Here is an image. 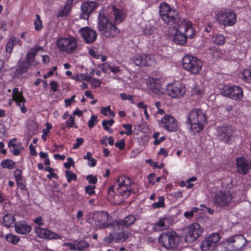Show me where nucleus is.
Returning <instances> with one entry per match:
<instances>
[{
    "mask_svg": "<svg viewBox=\"0 0 251 251\" xmlns=\"http://www.w3.org/2000/svg\"><path fill=\"white\" fill-rule=\"evenodd\" d=\"M15 163L12 160L5 159L1 163V166L3 168L12 169L14 168Z\"/></svg>",
    "mask_w": 251,
    "mask_h": 251,
    "instance_id": "obj_38",
    "label": "nucleus"
},
{
    "mask_svg": "<svg viewBox=\"0 0 251 251\" xmlns=\"http://www.w3.org/2000/svg\"><path fill=\"white\" fill-rule=\"evenodd\" d=\"M44 49L41 46H36L31 48L26 54V62L29 65L36 66V63L34 64V57L36 53L40 50H43Z\"/></svg>",
    "mask_w": 251,
    "mask_h": 251,
    "instance_id": "obj_25",
    "label": "nucleus"
},
{
    "mask_svg": "<svg viewBox=\"0 0 251 251\" xmlns=\"http://www.w3.org/2000/svg\"><path fill=\"white\" fill-rule=\"evenodd\" d=\"M16 39L15 36H12L6 45V50L7 52H10L14 46L13 41Z\"/></svg>",
    "mask_w": 251,
    "mask_h": 251,
    "instance_id": "obj_46",
    "label": "nucleus"
},
{
    "mask_svg": "<svg viewBox=\"0 0 251 251\" xmlns=\"http://www.w3.org/2000/svg\"><path fill=\"white\" fill-rule=\"evenodd\" d=\"M223 94L225 97L235 100H241L243 96L242 89L235 85L225 87Z\"/></svg>",
    "mask_w": 251,
    "mask_h": 251,
    "instance_id": "obj_12",
    "label": "nucleus"
},
{
    "mask_svg": "<svg viewBox=\"0 0 251 251\" xmlns=\"http://www.w3.org/2000/svg\"><path fill=\"white\" fill-rule=\"evenodd\" d=\"M114 234L117 242H123L128 238V235L126 234L123 227H122L120 231L117 233H114Z\"/></svg>",
    "mask_w": 251,
    "mask_h": 251,
    "instance_id": "obj_32",
    "label": "nucleus"
},
{
    "mask_svg": "<svg viewBox=\"0 0 251 251\" xmlns=\"http://www.w3.org/2000/svg\"><path fill=\"white\" fill-rule=\"evenodd\" d=\"M127 182L129 183V180L128 177L125 176L119 177L117 179L116 183H115L116 184V190L119 191V189L128 187Z\"/></svg>",
    "mask_w": 251,
    "mask_h": 251,
    "instance_id": "obj_29",
    "label": "nucleus"
},
{
    "mask_svg": "<svg viewBox=\"0 0 251 251\" xmlns=\"http://www.w3.org/2000/svg\"><path fill=\"white\" fill-rule=\"evenodd\" d=\"M8 147L10 148V151L13 152L15 155H19L21 151L24 150V148L22 146L21 142L13 143H12L11 140H10L8 142Z\"/></svg>",
    "mask_w": 251,
    "mask_h": 251,
    "instance_id": "obj_27",
    "label": "nucleus"
},
{
    "mask_svg": "<svg viewBox=\"0 0 251 251\" xmlns=\"http://www.w3.org/2000/svg\"><path fill=\"white\" fill-rule=\"evenodd\" d=\"M75 95H73L71 98L65 99V104L66 106H69L71 105L72 103L75 101Z\"/></svg>",
    "mask_w": 251,
    "mask_h": 251,
    "instance_id": "obj_60",
    "label": "nucleus"
},
{
    "mask_svg": "<svg viewBox=\"0 0 251 251\" xmlns=\"http://www.w3.org/2000/svg\"><path fill=\"white\" fill-rule=\"evenodd\" d=\"M120 97L123 100H128L132 103H134V101L133 100L132 96L131 95H126L125 93H121L120 94Z\"/></svg>",
    "mask_w": 251,
    "mask_h": 251,
    "instance_id": "obj_54",
    "label": "nucleus"
},
{
    "mask_svg": "<svg viewBox=\"0 0 251 251\" xmlns=\"http://www.w3.org/2000/svg\"><path fill=\"white\" fill-rule=\"evenodd\" d=\"M164 201H165V199L163 196L159 197L158 201L157 202H154L152 204V207L154 208L164 207V206H165Z\"/></svg>",
    "mask_w": 251,
    "mask_h": 251,
    "instance_id": "obj_43",
    "label": "nucleus"
},
{
    "mask_svg": "<svg viewBox=\"0 0 251 251\" xmlns=\"http://www.w3.org/2000/svg\"><path fill=\"white\" fill-rule=\"evenodd\" d=\"M70 11V10L67 9V8L64 6V8L57 14V17H66L68 16Z\"/></svg>",
    "mask_w": 251,
    "mask_h": 251,
    "instance_id": "obj_48",
    "label": "nucleus"
},
{
    "mask_svg": "<svg viewBox=\"0 0 251 251\" xmlns=\"http://www.w3.org/2000/svg\"><path fill=\"white\" fill-rule=\"evenodd\" d=\"M78 31L87 44L93 43L97 39L98 34L96 31L88 26L82 27Z\"/></svg>",
    "mask_w": 251,
    "mask_h": 251,
    "instance_id": "obj_17",
    "label": "nucleus"
},
{
    "mask_svg": "<svg viewBox=\"0 0 251 251\" xmlns=\"http://www.w3.org/2000/svg\"><path fill=\"white\" fill-rule=\"evenodd\" d=\"M86 179L89 182V183L95 184L98 181V179L96 176H93L92 175H88Z\"/></svg>",
    "mask_w": 251,
    "mask_h": 251,
    "instance_id": "obj_52",
    "label": "nucleus"
},
{
    "mask_svg": "<svg viewBox=\"0 0 251 251\" xmlns=\"http://www.w3.org/2000/svg\"><path fill=\"white\" fill-rule=\"evenodd\" d=\"M114 15L115 18V23L116 24H118L121 22L123 21L125 19V13L119 9L115 7L113 8Z\"/></svg>",
    "mask_w": 251,
    "mask_h": 251,
    "instance_id": "obj_31",
    "label": "nucleus"
},
{
    "mask_svg": "<svg viewBox=\"0 0 251 251\" xmlns=\"http://www.w3.org/2000/svg\"><path fill=\"white\" fill-rule=\"evenodd\" d=\"M212 42L218 45H222L225 43V38L221 34H217L214 36L212 38Z\"/></svg>",
    "mask_w": 251,
    "mask_h": 251,
    "instance_id": "obj_37",
    "label": "nucleus"
},
{
    "mask_svg": "<svg viewBox=\"0 0 251 251\" xmlns=\"http://www.w3.org/2000/svg\"><path fill=\"white\" fill-rule=\"evenodd\" d=\"M180 236L173 231L162 232L158 238L159 244L166 249L176 248L179 244Z\"/></svg>",
    "mask_w": 251,
    "mask_h": 251,
    "instance_id": "obj_5",
    "label": "nucleus"
},
{
    "mask_svg": "<svg viewBox=\"0 0 251 251\" xmlns=\"http://www.w3.org/2000/svg\"><path fill=\"white\" fill-rule=\"evenodd\" d=\"M237 172L238 174L245 175L249 173L251 168V163L244 157L239 156L236 159Z\"/></svg>",
    "mask_w": 251,
    "mask_h": 251,
    "instance_id": "obj_15",
    "label": "nucleus"
},
{
    "mask_svg": "<svg viewBox=\"0 0 251 251\" xmlns=\"http://www.w3.org/2000/svg\"><path fill=\"white\" fill-rule=\"evenodd\" d=\"M29 65L26 62H23L19 67V68L16 69L15 74L16 75H20L25 73L27 71L28 66Z\"/></svg>",
    "mask_w": 251,
    "mask_h": 251,
    "instance_id": "obj_35",
    "label": "nucleus"
},
{
    "mask_svg": "<svg viewBox=\"0 0 251 251\" xmlns=\"http://www.w3.org/2000/svg\"><path fill=\"white\" fill-rule=\"evenodd\" d=\"M6 240L10 243L13 244H17L19 241V238L15 235L12 234H7L5 236Z\"/></svg>",
    "mask_w": 251,
    "mask_h": 251,
    "instance_id": "obj_39",
    "label": "nucleus"
},
{
    "mask_svg": "<svg viewBox=\"0 0 251 251\" xmlns=\"http://www.w3.org/2000/svg\"><path fill=\"white\" fill-rule=\"evenodd\" d=\"M159 13L162 20L169 25H174L181 20L178 17V12L172 9L166 2L160 4Z\"/></svg>",
    "mask_w": 251,
    "mask_h": 251,
    "instance_id": "obj_4",
    "label": "nucleus"
},
{
    "mask_svg": "<svg viewBox=\"0 0 251 251\" xmlns=\"http://www.w3.org/2000/svg\"><path fill=\"white\" fill-rule=\"evenodd\" d=\"M246 240L245 238L241 234L235 235L227 240V243L232 244L234 250H239L245 245Z\"/></svg>",
    "mask_w": 251,
    "mask_h": 251,
    "instance_id": "obj_24",
    "label": "nucleus"
},
{
    "mask_svg": "<svg viewBox=\"0 0 251 251\" xmlns=\"http://www.w3.org/2000/svg\"><path fill=\"white\" fill-rule=\"evenodd\" d=\"M166 93L174 98H179L185 93V90L179 83L169 84L165 88Z\"/></svg>",
    "mask_w": 251,
    "mask_h": 251,
    "instance_id": "obj_14",
    "label": "nucleus"
},
{
    "mask_svg": "<svg viewBox=\"0 0 251 251\" xmlns=\"http://www.w3.org/2000/svg\"><path fill=\"white\" fill-rule=\"evenodd\" d=\"M202 64L199 59L191 55H185L182 61L183 69L194 74H198L200 72Z\"/></svg>",
    "mask_w": 251,
    "mask_h": 251,
    "instance_id": "obj_7",
    "label": "nucleus"
},
{
    "mask_svg": "<svg viewBox=\"0 0 251 251\" xmlns=\"http://www.w3.org/2000/svg\"><path fill=\"white\" fill-rule=\"evenodd\" d=\"M206 122L207 117L202 110L195 108L189 113L186 122L190 130L195 134L203 129Z\"/></svg>",
    "mask_w": 251,
    "mask_h": 251,
    "instance_id": "obj_2",
    "label": "nucleus"
},
{
    "mask_svg": "<svg viewBox=\"0 0 251 251\" xmlns=\"http://www.w3.org/2000/svg\"><path fill=\"white\" fill-rule=\"evenodd\" d=\"M151 89L152 92L157 95L162 93L163 90L162 84L159 80L152 79L151 83Z\"/></svg>",
    "mask_w": 251,
    "mask_h": 251,
    "instance_id": "obj_28",
    "label": "nucleus"
},
{
    "mask_svg": "<svg viewBox=\"0 0 251 251\" xmlns=\"http://www.w3.org/2000/svg\"><path fill=\"white\" fill-rule=\"evenodd\" d=\"M89 246V243L85 240H82L78 242L76 249L79 251H83Z\"/></svg>",
    "mask_w": 251,
    "mask_h": 251,
    "instance_id": "obj_41",
    "label": "nucleus"
},
{
    "mask_svg": "<svg viewBox=\"0 0 251 251\" xmlns=\"http://www.w3.org/2000/svg\"><path fill=\"white\" fill-rule=\"evenodd\" d=\"M97 27L99 31L106 38H113L120 32V30L104 15L100 14Z\"/></svg>",
    "mask_w": 251,
    "mask_h": 251,
    "instance_id": "obj_3",
    "label": "nucleus"
},
{
    "mask_svg": "<svg viewBox=\"0 0 251 251\" xmlns=\"http://www.w3.org/2000/svg\"><path fill=\"white\" fill-rule=\"evenodd\" d=\"M136 218L133 214H130L124 219L116 221L113 225L114 231L121 229V227H128L132 225L136 220Z\"/></svg>",
    "mask_w": 251,
    "mask_h": 251,
    "instance_id": "obj_23",
    "label": "nucleus"
},
{
    "mask_svg": "<svg viewBox=\"0 0 251 251\" xmlns=\"http://www.w3.org/2000/svg\"><path fill=\"white\" fill-rule=\"evenodd\" d=\"M96 188L95 185H87L85 187V190L86 193L89 195L95 194V189Z\"/></svg>",
    "mask_w": 251,
    "mask_h": 251,
    "instance_id": "obj_50",
    "label": "nucleus"
},
{
    "mask_svg": "<svg viewBox=\"0 0 251 251\" xmlns=\"http://www.w3.org/2000/svg\"><path fill=\"white\" fill-rule=\"evenodd\" d=\"M50 85L51 88L53 91L56 92L57 91V87L58 86V84L56 81H50Z\"/></svg>",
    "mask_w": 251,
    "mask_h": 251,
    "instance_id": "obj_64",
    "label": "nucleus"
},
{
    "mask_svg": "<svg viewBox=\"0 0 251 251\" xmlns=\"http://www.w3.org/2000/svg\"><path fill=\"white\" fill-rule=\"evenodd\" d=\"M203 233V228L198 223H194L183 228L182 236L184 237L186 242L192 243L200 237Z\"/></svg>",
    "mask_w": 251,
    "mask_h": 251,
    "instance_id": "obj_6",
    "label": "nucleus"
},
{
    "mask_svg": "<svg viewBox=\"0 0 251 251\" xmlns=\"http://www.w3.org/2000/svg\"><path fill=\"white\" fill-rule=\"evenodd\" d=\"M115 239L114 232L110 233V235L104 238V241L108 243H111Z\"/></svg>",
    "mask_w": 251,
    "mask_h": 251,
    "instance_id": "obj_59",
    "label": "nucleus"
},
{
    "mask_svg": "<svg viewBox=\"0 0 251 251\" xmlns=\"http://www.w3.org/2000/svg\"><path fill=\"white\" fill-rule=\"evenodd\" d=\"M220 238L221 237L219 234L217 233L211 234L201 242V249L203 251H206L210 248L215 247L216 243L219 241Z\"/></svg>",
    "mask_w": 251,
    "mask_h": 251,
    "instance_id": "obj_16",
    "label": "nucleus"
},
{
    "mask_svg": "<svg viewBox=\"0 0 251 251\" xmlns=\"http://www.w3.org/2000/svg\"><path fill=\"white\" fill-rule=\"evenodd\" d=\"M118 192L123 198L122 199L119 201L120 202H123L124 199H126L130 195L131 192V191L128 189V187L119 189V190L118 191Z\"/></svg>",
    "mask_w": 251,
    "mask_h": 251,
    "instance_id": "obj_36",
    "label": "nucleus"
},
{
    "mask_svg": "<svg viewBox=\"0 0 251 251\" xmlns=\"http://www.w3.org/2000/svg\"><path fill=\"white\" fill-rule=\"evenodd\" d=\"M218 139L226 143H228L232 135L231 127L226 124H222L217 127Z\"/></svg>",
    "mask_w": 251,
    "mask_h": 251,
    "instance_id": "obj_13",
    "label": "nucleus"
},
{
    "mask_svg": "<svg viewBox=\"0 0 251 251\" xmlns=\"http://www.w3.org/2000/svg\"><path fill=\"white\" fill-rule=\"evenodd\" d=\"M215 202L221 207H228L231 203L232 196L230 192L225 191H218L214 196Z\"/></svg>",
    "mask_w": 251,
    "mask_h": 251,
    "instance_id": "obj_10",
    "label": "nucleus"
},
{
    "mask_svg": "<svg viewBox=\"0 0 251 251\" xmlns=\"http://www.w3.org/2000/svg\"><path fill=\"white\" fill-rule=\"evenodd\" d=\"M42 218L39 216L34 220V222L35 224H38L40 226H43L44 224L42 222Z\"/></svg>",
    "mask_w": 251,
    "mask_h": 251,
    "instance_id": "obj_63",
    "label": "nucleus"
},
{
    "mask_svg": "<svg viewBox=\"0 0 251 251\" xmlns=\"http://www.w3.org/2000/svg\"><path fill=\"white\" fill-rule=\"evenodd\" d=\"M98 116L95 115L91 116L90 119L88 122V126L90 128H92L98 123Z\"/></svg>",
    "mask_w": 251,
    "mask_h": 251,
    "instance_id": "obj_44",
    "label": "nucleus"
},
{
    "mask_svg": "<svg viewBox=\"0 0 251 251\" xmlns=\"http://www.w3.org/2000/svg\"><path fill=\"white\" fill-rule=\"evenodd\" d=\"M110 217L107 213L104 211H96L93 213L92 218L94 221L98 223V225L101 228L109 227L107 223L109 218Z\"/></svg>",
    "mask_w": 251,
    "mask_h": 251,
    "instance_id": "obj_18",
    "label": "nucleus"
},
{
    "mask_svg": "<svg viewBox=\"0 0 251 251\" xmlns=\"http://www.w3.org/2000/svg\"><path fill=\"white\" fill-rule=\"evenodd\" d=\"M34 231L39 237L43 239L49 240L61 239V237L57 234L46 228L36 226L34 228Z\"/></svg>",
    "mask_w": 251,
    "mask_h": 251,
    "instance_id": "obj_19",
    "label": "nucleus"
},
{
    "mask_svg": "<svg viewBox=\"0 0 251 251\" xmlns=\"http://www.w3.org/2000/svg\"><path fill=\"white\" fill-rule=\"evenodd\" d=\"M115 188H116V184H115L114 186H111L108 190V198L110 200L112 201L116 202L118 201V200H117V198H120V196L116 194L114 191Z\"/></svg>",
    "mask_w": 251,
    "mask_h": 251,
    "instance_id": "obj_33",
    "label": "nucleus"
},
{
    "mask_svg": "<svg viewBox=\"0 0 251 251\" xmlns=\"http://www.w3.org/2000/svg\"><path fill=\"white\" fill-rule=\"evenodd\" d=\"M76 143L74 145V149H76L82 145L84 142V140L82 138H78L76 139Z\"/></svg>",
    "mask_w": 251,
    "mask_h": 251,
    "instance_id": "obj_61",
    "label": "nucleus"
},
{
    "mask_svg": "<svg viewBox=\"0 0 251 251\" xmlns=\"http://www.w3.org/2000/svg\"><path fill=\"white\" fill-rule=\"evenodd\" d=\"M123 127L126 130V134L127 135H130L132 134V125L131 124H124Z\"/></svg>",
    "mask_w": 251,
    "mask_h": 251,
    "instance_id": "obj_53",
    "label": "nucleus"
},
{
    "mask_svg": "<svg viewBox=\"0 0 251 251\" xmlns=\"http://www.w3.org/2000/svg\"><path fill=\"white\" fill-rule=\"evenodd\" d=\"M75 116L74 115H70L69 119L66 122V126L67 128H69L73 127L75 124Z\"/></svg>",
    "mask_w": 251,
    "mask_h": 251,
    "instance_id": "obj_49",
    "label": "nucleus"
},
{
    "mask_svg": "<svg viewBox=\"0 0 251 251\" xmlns=\"http://www.w3.org/2000/svg\"><path fill=\"white\" fill-rule=\"evenodd\" d=\"M98 4L96 2L89 1L83 3L81 6L82 13L80 15V18L82 19H87L90 14L96 8Z\"/></svg>",
    "mask_w": 251,
    "mask_h": 251,
    "instance_id": "obj_20",
    "label": "nucleus"
},
{
    "mask_svg": "<svg viewBox=\"0 0 251 251\" xmlns=\"http://www.w3.org/2000/svg\"><path fill=\"white\" fill-rule=\"evenodd\" d=\"M15 218L11 214H6L2 218V225L6 227H10L15 222Z\"/></svg>",
    "mask_w": 251,
    "mask_h": 251,
    "instance_id": "obj_30",
    "label": "nucleus"
},
{
    "mask_svg": "<svg viewBox=\"0 0 251 251\" xmlns=\"http://www.w3.org/2000/svg\"><path fill=\"white\" fill-rule=\"evenodd\" d=\"M126 146L125 140L124 139H121L119 142L115 143V147L121 150L125 149Z\"/></svg>",
    "mask_w": 251,
    "mask_h": 251,
    "instance_id": "obj_56",
    "label": "nucleus"
},
{
    "mask_svg": "<svg viewBox=\"0 0 251 251\" xmlns=\"http://www.w3.org/2000/svg\"><path fill=\"white\" fill-rule=\"evenodd\" d=\"M217 20L225 26H233L236 23L237 15L231 10L221 11L217 15Z\"/></svg>",
    "mask_w": 251,
    "mask_h": 251,
    "instance_id": "obj_9",
    "label": "nucleus"
},
{
    "mask_svg": "<svg viewBox=\"0 0 251 251\" xmlns=\"http://www.w3.org/2000/svg\"><path fill=\"white\" fill-rule=\"evenodd\" d=\"M214 251H227L226 247L223 244L220 243L215 245L214 248Z\"/></svg>",
    "mask_w": 251,
    "mask_h": 251,
    "instance_id": "obj_55",
    "label": "nucleus"
},
{
    "mask_svg": "<svg viewBox=\"0 0 251 251\" xmlns=\"http://www.w3.org/2000/svg\"><path fill=\"white\" fill-rule=\"evenodd\" d=\"M57 47L61 51L72 53L76 49V41L73 36L59 38L56 42Z\"/></svg>",
    "mask_w": 251,
    "mask_h": 251,
    "instance_id": "obj_8",
    "label": "nucleus"
},
{
    "mask_svg": "<svg viewBox=\"0 0 251 251\" xmlns=\"http://www.w3.org/2000/svg\"><path fill=\"white\" fill-rule=\"evenodd\" d=\"M155 228L161 230L167 227L164 219L159 220L158 222L155 224Z\"/></svg>",
    "mask_w": 251,
    "mask_h": 251,
    "instance_id": "obj_45",
    "label": "nucleus"
},
{
    "mask_svg": "<svg viewBox=\"0 0 251 251\" xmlns=\"http://www.w3.org/2000/svg\"><path fill=\"white\" fill-rule=\"evenodd\" d=\"M100 67L103 72L106 73L108 69H110L111 66L109 64L106 62L100 65Z\"/></svg>",
    "mask_w": 251,
    "mask_h": 251,
    "instance_id": "obj_62",
    "label": "nucleus"
},
{
    "mask_svg": "<svg viewBox=\"0 0 251 251\" xmlns=\"http://www.w3.org/2000/svg\"><path fill=\"white\" fill-rule=\"evenodd\" d=\"M14 176L16 178V180H23L24 179L22 176V171L19 169H17L14 171Z\"/></svg>",
    "mask_w": 251,
    "mask_h": 251,
    "instance_id": "obj_51",
    "label": "nucleus"
},
{
    "mask_svg": "<svg viewBox=\"0 0 251 251\" xmlns=\"http://www.w3.org/2000/svg\"><path fill=\"white\" fill-rule=\"evenodd\" d=\"M101 81L100 79H96L94 77L93 78L91 81V84L94 86V88L99 87L100 86Z\"/></svg>",
    "mask_w": 251,
    "mask_h": 251,
    "instance_id": "obj_57",
    "label": "nucleus"
},
{
    "mask_svg": "<svg viewBox=\"0 0 251 251\" xmlns=\"http://www.w3.org/2000/svg\"><path fill=\"white\" fill-rule=\"evenodd\" d=\"M155 28L151 25H147L144 30V32L145 34L148 35H151L153 32L155 31Z\"/></svg>",
    "mask_w": 251,
    "mask_h": 251,
    "instance_id": "obj_47",
    "label": "nucleus"
},
{
    "mask_svg": "<svg viewBox=\"0 0 251 251\" xmlns=\"http://www.w3.org/2000/svg\"><path fill=\"white\" fill-rule=\"evenodd\" d=\"M132 62L138 66H152L155 64L154 57L150 54H137L132 58Z\"/></svg>",
    "mask_w": 251,
    "mask_h": 251,
    "instance_id": "obj_11",
    "label": "nucleus"
},
{
    "mask_svg": "<svg viewBox=\"0 0 251 251\" xmlns=\"http://www.w3.org/2000/svg\"><path fill=\"white\" fill-rule=\"evenodd\" d=\"M239 77L247 82H251V69H247L239 75Z\"/></svg>",
    "mask_w": 251,
    "mask_h": 251,
    "instance_id": "obj_34",
    "label": "nucleus"
},
{
    "mask_svg": "<svg viewBox=\"0 0 251 251\" xmlns=\"http://www.w3.org/2000/svg\"><path fill=\"white\" fill-rule=\"evenodd\" d=\"M66 177L67 178V181L69 183L72 180H76L77 179V176L75 173L72 172L71 171L66 170L65 171Z\"/></svg>",
    "mask_w": 251,
    "mask_h": 251,
    "instance_id": "obj_42",
    "label": "nucleus"
},
{
    "mask_svg": "<svg viewBox=\"0 0 251 251\" xmlns=\"http://www.w3.org/2000/svg\"><path fill=\"white\" fill-rule=\"evenodd\" d=\"M163 125L162 126L168 131H176L178 129V125L176 120L170 115H166L161 120Z\"/></svg>",
    "mask_w": 251,
    "mask_h": 251,
    "instance_id": "obj_21",
    "label": "nucleus"
},
{
    "mask_svg": "<svg viewBox=\"0 0 251 251\" xmlns=\"http://www.w3.org/2000/svg\"><path fill=\"white\" fill-rule=\"evenodd\" d=\"M12 97V100L15 101L16 104L21 107V111L25 113L27 111L26 107L24 106L26 100L23 96V92H20L18 88H15L13 90Z\"/></svg>",
    "mask_w": 251,
    "mask_h": 251,
    "instance_id": "obj_22",
    "label": "nucleus"
},
{
    "mask_svg": "<svg viewBox=\"0 0 251 251\" xmlns=\"http://www.w3.org/2000/svg\"><path fill=\"white\" fill-rule=\"evenodd\" d=\"M35 29L37 31H40L43 27L42 21L39 15H36V19L34 21Z\"/></svg>",
    "mask_w": 251,
    "mask_h": 251,
    "instance_id": "obj_40",
    "label": "nucleus"
},
{
    "mask_svg": "<svg viewBox=\"0 0 251 251\" xmlns=\"http://www.w3.org/2000/svg\"><path fill=\"white\" fill-rule=\"evenodd\" d=\"M171 26L175 30L172 40L176 44L184 45L186 43L187 38H192L195 35L191 23L186 19H181Z\"/></svg>",
    "mask_w": 251,
    "mask_h": 251,
    "instance_id": "obj_1",
    "label": "nucleus"
},
{
    "mask_svg": "<svg viewBox=\"0 0 251 251\" xmlns=\"http://www.w3.org/2000/svg\"><path fill=\"white\" fill-rule=\"evenodd\" d=\"M14 226L16 231L19 234H26L31 230V226L27 225L26 223L24 221L16 223Z\"/></svg>",
    "mask_w": 251,
    "mask_h": 251,
    "instance_id": "obj_26",
    "label": "nucleus"
},
{
    "mask_svg": "<svg viewBox=\"0 0 251 251\" xmlns=\"http://www.w3.org/2000/svg\"><path fill=\"white\" fill-rule=\"evenodd\" d=\"M17 184L18 186L19 187L20 189L23 190H25L26 189V186H25V181H24V179L23 180H17Z\"/></svg>",
    "mask_w": 251,
    "mask_h": 251,
    "instance_id": "obj_58",
    "label": "nucleus"
}]
</instances>
